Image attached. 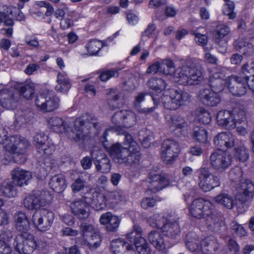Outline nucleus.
<instances>
[{
  "label": "nucleus",
  "instance_id": "obj_1",
  "mask_svg": "<svg viewBox=\"0 0 254 254\" xmlns=\"http://www.w3.org/2000/svg\"><path fill=\"white\" fill-rule=\"evenodd\" d=\"M48 125L54 132L64 133L75 141L85 139L94 129L98 130L102 126L96 117L89 113L76 118L72 123L59 117H52L49 119Z\"/></svg>",
  "mask_w": 254,
  "mask_h": 254
},
{
  "label": "nucleus",
  "instance_id": "obj_2",
  "mask_svg": "<svg viewBox=\"0 0 254 254\" xmlns=\"http://www.w3.org/2000/svg\"><path fill=\"white\" fill-rule=\"evenodd\" d=\"M104 146L115 162L133 168L139 166L141 158L139 147L130 134L125 133L123 145L117 142L110 146L104 144Z\"/></svg>",
  "mask_w": 254,
  "mask_h": 254
},
{
  "label": "nucleus",
  "instance_id": "obj_3",
  "mask_svg": "<svg viewBox=\"0 0 254 254\" xmlns=\"http://www.w3.org/2000/svg\"><path fill=\"white\" fill-rule=\"evenodd\" d=\"M203 78L201 70L190 61L186 62L176 70V82L181 85L198 84Z\"/></svg>",
  "mask_w": 254,
  "mask_h": 254
},
{
  "label": "nucleus",
  "instance_id": "obj_4",
  "mask_svg": "<svg viewBox=\"0 0 254 254\" xmlns=\"http://www.w3.org/2000/svg\"><path fill=\"white\" fill-rule=\"evenodd\" d=\"M6 151L13 154L14 162L23 163L25 162V154L30 146L28 140L24 137L18 136H11L5 139L3 142Z\"/></svg>",
  "mask_w": 254,
  "mask_h": 254
},
{
  "label": "nucleus",
  "instance_id": "obj_5",
  "mask_svg": "<svg viewBox=\"0 0 254 254\" xmlns=\"http://www.w3.org/2000/svg\"><path fill=\"white\" fill-rule=\"evenodd\" d=\"M13 19L18 21H22L24 20L25 16L19 8L15 6H2L0 10V24L3 23L4 26H9V27L2 28L1 31L9 38H11L13 35Z\"/></svg>",
  "mask_w": 254,
  "mask_h": 254
},
{
  "label": "nucleus",
  "instance_id": "obj_6",
  "mask_svg": "<svg viewBox=\"0 0 254 254\" xmlns=\"http://www.w3.org/2000/svg\"><path fill=\"white\" fill-rule=\"evenodd\" d=\"M151 226L161 230L164 235L174 239L175 234V219L170 214L161 215L155 214L148 219Z\"/></svg>",
  "mask_w": 254,
  "mask_h": 254
},
{
  "label": "nucleus",
  "instance_id": "obj_7",
  "mask_svg": "<svg viewBox=\"0 0 254 254\" xmlns=\"http://www.w3.org/2000/svg\"><path fill=\"white\" fill-rule=\"evenodd\" d=\"M60 102V99L55 92L48 89L44 90L35 99L37 107L44 112H51L58 109Z\"/></svg>",
  "mask_w": 254,
  "mask_h": 254
},
{
  "label": "nucleus",
  "instance_id": "obj_8",
  "mask_svg": "<svg viewBox=\"0 0 254 254\" xmlns=\"http://www.w3.org/2000/svg\"><path fill=\"white\" fill-rule=\"evenodd\" d=\"M50 193L45 190H35L28 194L23 199L24 206L30 210H38L48 203Z\"/></svg>",
  "mask_w": 254,
  "mask_h": 254
},
{
  "label": "nucleus",
  "instance_id": "obj_9",
  "mask_svg": "<svg viewBox=\"0 0 254 254\" xmlns=\"http://www.w3.org/2000/svg\"><path fill=\"white\" fill-rule=\"evenodd\" d=\"M13 245L14 250L19 254H31L38 247L35 237L27 232L16 236Z\"/></svg>",
  "mask_w": 254,
  "mask_h": 254
},
{
  "label": "nucleus",
  "instance_id": "obj_10",
  "mask_svg": "<svg viewBox=\"0 0 254 254\" xmlns=\"http://www.w3.org/2000/svg\"><path fill=\"white\" fill-rule=\"evenodd\" d=\"M80 233L85 240L84 242L91 250L96 249L101 244V237L93 225L82 222L80 225Z\"/></svg>",
  "mask_w": 254,
  "mask_h": 254
},
{
  "label": "nucleus",
  "instance_id": "obj_11",
  "mask_svg": "<svg viewBox=\"0 0 254 254\" xmlns=\"http://www.w3.org/2000/svg\"><path fill=\"white\" fill-rule=\"evenodd\" d=\"M115 129L119 131L122 127L130 128L136 123V116L130 110H120L114 114L111 119Z\"/></svg>",
  "mask_w": 254,
  "mask_h": 254
},
{
  "label": "nucleus",
  "instance_id": "obj_12",
  "mask_svg": "<svg viewBox=\"0 0 254 254\" xmlns=\"http://www.w3.org/2000/svg\"><path fill=\"white\" fill-rule=\"evenodd\" d=\"M210 165L215 171L224 172L231 165L232 157L228 152L218 149L213 151L209 157Z\"/></svg>",
  "mask_w": 254,
  "mask_h": 254
},
{
  "label": "nucleus",
  "instance_id": "obj_13",
  "mask_svg": "<svg viewBox=\"0 0 254 254\" xmlns=\"http://www.w3.org/2000/svg\"><path fill=\"white\" fill-rule=\"evenodd\" d=\"M54 218V213L52 211L42 209L33 214L32 222L38 231L46 232L51 227Z\"/></svg>",
  "mask_w": 254,
  "mask_h": 254
},
{
  "label": "nucleus",
  "instance_id": "obj_14",
  "mask_svg": "<svg viewBox=\"0 0 254 254\" xmlns=\"http://www.w3.org/2000/svg\"><path fill=\"white\" fill-rule=\"evenodd\" d=\"M175 90H166L161 97V102L165 108L164 117L167 124L173 127L175 121Z\"/></svg>",
  "mask_w": 254,
  "mask_h": 254
},
{
  "label": "nucleus",
  "instance_id": "obj_15",
  "mask_svg": "<svg viewBox=\"0 0 254 254\" xmlns=\"http://www.w3.org/2000/svg\"><path fill=\"white\" fill-rule=\"evenodd\" d=\"M142 230L140 227L134 225L132 230L127 234L130 242H133L138 254H151V250L146 240L142 237Z\"/></svg>",
  "mask_w": 254,
  "mask_h": 254
},
{
  "label": "nucleus",
  "instance_id": "obj_16",
  "mask_svg": "<svg viewBox=\"0 0 254 254\" xmlns=\"http://www.w3.org/2000/svg\"><path fill=\"white\" fill-rule=\"evenodd\" d=\"M83 197L94 209L100 210L108 206L106 193L100 192L97 188H89Z\"/></svg>",
  "mask_w": 254,
  "mask_h": 254
},
{
  "label": "nucleus",
  "instance_id": "obj_17",
  "mask_svg": "<svg viewBox=\"0 0 254 254\" xmlns=\"http://www.w3.org/2000/svg\"><path fill=\"white\" fill-rule=\"evenodd\" d=\"M213 209V205L210 201L203 199L194 200L190 208L191 215L198 219L211 216Z\"/></svg>",
  "mask_w": 254,
  "mask_h": 254
},
{
  "label": "nucleus",
  "instance_id": "obj_18",
  "mask_svg": "<svg viewBox=\"0 0 254 254\" xmlns=\"http://www.w3.org/2000/svg\"><path fill=\"white\" fill-rule=\"evenodd\" d=\"M226 82L229 91L233 95L242 96L247 92L246 79L243 77L232 75L227 78Z\"/></svg>",
  "mask_w": 254,
  "mask_h": 254
},
{
  "label": "nucleus",
  "instance_id": "obj_19",
  "mask_svg": "<svg viewBox=\"0 0 254 254\" xmlns=\"http://www.w3.org/2000/svg\"><path fill=\"white\" fill-rule=\"evenodd\" d=\"M91 155L97 171L101 173H107L110 171V160L105 154L101 150H97L93 151Z\"/></svg>",
  "mask_w": 254,
  "mask_h": 254
},
{
  "label": "nucleus",
  "instance_id": "obj_20",
  "mask_svg": "<svg viewBox=\"0 0 254 254\" xmlns=\"http://www.w3.org/2000/svg\"><path fill=\"white\" fill-rule=\"evenodd\" d=\"M48 136L44 132L37 133L34 137V143L37 147L38 152L44 157L51 155L55 149L53 144H48L46 142Z\"/></svg>",
  "mask_w": 254,
  "mask_h": 254
},
{
  "label": "nucleus",
  "instance_id": "obj_21",
  "mask_svg": "<svg viewBox=\"0 0 254 254\" xmlns=\"http://www.w3.org/2000/svg\"><path fill=\"white\" fill-rule=\"evenodd\" d=\"M148 182V190L154 193L163 189L170 184L169 180L164 176L156 173L150 174Z\"/></svg>",
  "mask_w": 254,
  "mask_h": 254
},
{
  "label": "nucleus",
  "instance_id": "obj_22",
  "mask_svg": "<svg viewBox=\"0 0 254 254\" xmlns=\"http://www.w3.org/2000/svg\"><path fill=\"white\" fill-rule=\"evenodd\" d=\"M237 198L244 203L254 195V184L250 180H245L237 187Z\"/></svg>",
  "mask_w": 254,
  "mask_h": 254
},
{
  "label": "nucleus",
  "instance_id": "obj_23",
  "mask_svg": "<svg viewBox=\"0 0 254 254\" xmlns=\"http://www.w3.org/2000/svg\"><path fill=\"white\" fill-rule=\"evenodd\" d=\"M199 100L205 105L214 107L219 104L221 101L218 93L210 89H202L198 93Z\"/></svg>",
  "mask_w": 254,
  "mask_h": 254
},
{
  "label": "nucleus",
  "instance_id": "obj_24",
  "mask_svg": "<svg viewBox=\"0 0 254 254\" xmlns=\"http://www.w3.org/2000/svg\"><path fill=\"white\" fill-rule=\"evenodd\" d=\"M89 203L85 199L78 198L69 205L72 213L80 219H85L89 215Z\"/></svg>",
  "mask_w": 254,
  "mask_h": 254
},
{
  "label": "nucleus",
  "instance_id": "obj_25",
  "mask_svg": "<svg viewBox=\"0 0 254 254\" xmlns=\"http://www.w3.org/2000/svg\"><path fill=\"white\" fill-rule=\"evenodd\" d=\"M214 144L220 150L230 148L235 144V138L230 132H222L214 137Z\"/></svg>",
  "mask_w": 254,
  "mask_h": 254
},
{
  "label": "nucleus",
  "instance_id": "obj_26",
  "mask_svg": "<svg viewBox=\"0 0 254 254\" xmlns=\"http://www.w3.org/2000/svg\"><path fill=\"white\" fill-rule=\"evenodd\" d=\"M11 177L12 182L15 185L23 187L28 185L32 178V175L29 171L17 167L12 171Z\"/></svg>",
  "mask_w": 254,
  "mask_h": 254
},
{
  "label": "nucleus",
  "instance_id": "obj_27",
  "mask_svg": "<svg viewBox=\"0 0 254 254\" xmlns=\"http://www.w3.org/2000/svg\"><path fill=\"white\" fill-rule=\"evenodd\" d=\"M175 141L173 139H167L163 143L161 148V159L166 164L173 163L175 158Z\"/></svg>",
  "mask_w": 254,
  "mask_h": 254
},
{
  "label": "nucleus",
  "instance_id": "obj_28",
  "mask_svg": "<svg viewBox=\"0 0 254 254\" xmlns=\"http://www.w3.org/2000/svg\"><path fill=\"white\" fill-rule=\"evenodd\" d=\"M19 100V95L11 90L4 89L0 91V103L3 108L13 109Z\"/></svg>",
  "mask_w": 254,
  "mask_h": 254
},
{
  "label": "nucleus",
  "instance_id": "obj_29",
  "mask_svg": "<svg viewBox=\"0 0 254 254\" xmlns=\"http://www.w3.org/2000/svg\"><path fill=\"white\" fill-rule=\"evenodd\" d=\"M223 74L221 72H217L214 69L209 76V84L211 89L217 93H220L224 88L225 84L227 85L226 80L223 79Z\"/></svg>",
  "mask_w": 254,
  "mask_h": 254
},
{
  "label": "nucleus",
  "instance_id": "obj_30",
  "mask_svg": "<svg viewBox=\"0 0 254 254\" xmlns=\"http://www.w3.org/2000/svg\"><path fill=\"white\" fill-rule=\"evenodd\" d=\"M120 219L110 212L103 213L100 218V222L103 225H107L106 229L108 231L114 232L117 230L120 224Z\"/></svg>",
  "mask_w": 254,
  "mask_h": 254
},
{
  "label": "nucleus",
  "instance_id": "obj_31",
  "mask_svg": "<svg viewBox=\"0 0 254 254\" xmlns=\"http://www.w3.org/2000/svg\"><path fill=\"white\" fill-rule=\"evenodd\" d=\"M90 177V174L86 173L80 174L73 180L70 186L72 191L76 193L86 189L88 185L87 179Z\"/></svg>",
  "mask_w": 254,
  "mask_h": 254
},
{
  "label": "nucleus",
  "instance_id": "obj_32",
  "mask_svg": "<svg viewBox=\"0 0 254 254\" xmlns=\"http://www.w3.org/2000/svg\"><path fill=\"white\" fill-rule=\"evenodd\" d=\"M198 185L200 189L204 192H208L211 190L208 185L210 183V177L211 176V173L208 168L201 167L198 170Z\"/></svg>",
  "mask_w": 254,
  "mask_h": 254
},
{
  "label": "nucleus",
  "instance_id": "obj_33",
  "mask_svg": "<svg viewBox=\"0 0 254 254\" xmlns=\"http://www.w3.org/2000/svg\"><path fill=\"white\" fill-rule=\"evenodd\" d=\"M14 88L20 95L27 100H30L33 98L35 92V86L32 82L27 83H17L15 84Z\"/></svg>",
  "mask_w": 254,
  "mask_h": 254
},
{
  "label": "nucleus",
  "instance_id": "obj_34",
  "mask_svg": "<svg viewBox=\"0 0 254 254\" xmlns=\"http://www.w3.org/2000/svg\"><path fill=\"white\" fill-rule=\"evenodd\" d=\"M106 197L108 206L113 207L117 204L123 202L126 200V195L122 190L116 191H107Z\"/></svg>",
  "mask_w": 254,
  "mask_h": 254
},
{
  "label": "nucleus",
  "instance_id": "obj_35",
  "mask_svg": "<svg viewBox=\"0 0 254 254\" xmlns=\"http://www.w3.org/2000/svg\"><path fill=\"white\" fill-rule=\"evenodd\" d=\"M49 184L50 187L57 193L62 192L66 187L65 179L62 174L53 176L51 178Z\"/></svg>",
  "mask_w": 254,
  "mask_h": 254
},
{
  "label": "nucleus",
  "instance_id": "obj_36",
  "mask_svg": "<svg viewBox=\"0 0 254 254\" xmlns=\"http://www.w3.org/2000/svg\"><path fill=\"white\" fill-rule=\"evenodd\" d=\"M148 239L150 243L157 250L162 251L165 249L166 245L159 232L155 230L151 231L148 234Z\"/></svg>",
  "mask_w": 254,
  "mask_h": 254
},
{
  "label": "nucleus",
  "instance_id": "obj_37",
  "mask_svg": "<svg viewBox=\"0 0 254 254\" xmlns=\"http://www.w3.org/2000/svg\"><path fill=\"white\" fill-rule=\"evenodd\" d=\"M14 221L16 229L23 232H26L30 227L29 220L26 214L23 212L19 211L14 215Z\"/></svg>",
  "mask_w": 254,
  "mask_h": 254
},
{
  "label": "nucleus",
  "instance_id": "obj_38",
  "mask_svg": "<svg viewBox=\"0 0 254 254\" xmlns=\"http://www.w3.org/2000/svg\"><path fill=\"white\" fill-rule=\"evenodd\" d=\"M58 84L55 86V90L63 93H66L71 87V83L66 74L59 73L57 75Z\"/></svg>",
  "mask_w": 254,
  "mask_h": 254
},
{
  "label": "nucleus",
  "instance_id": "obj_39",
  "mask_svg": "<svg viewBox=\"0 0 254 254\" xmlns=\"http://www.w3.org/2000/svg\"><path fill=\"white\" fill-rule=\"evenodd\" d=\"M214 200L222 206L231 209L236 204V200L233 196L227 193H221L214 198Z\"/></svg>",
  "mask_w": 254,
  "mask_h": 254
},
{
  "label": "nucleus",
  "instance_id": "obj_40",
  "mask_svg": "<svg viewBox=\"0 0 254 254\" xmlns=\"http://www.w3.org/2000/svg\"><path fill=\"white\" fill-rule=\"evenodd\" d=\"M218 246L216 240L206 238L201 241L198 250L204 254H211L218 249Z\"/></svg>",
  "mask_w": 254,
  "mask_h": 254
},
{
  "label": "nucleus",
  "instance_id": "obj_41",
  "mask_svg": "<svg viewBox=\"0 0 254 254\" xmlns=\"http://www.w3.org/2000/svg\"><path fill=\"white\" fill-rule=\"evenodd\" d=\"M13 184V182L9 180H4L1 183L0 190L3 196L8 198L16 196L17 189Z\"/></svg>",
  "mask_w": 254,
  "mask_h": 254
},
{
  "label": "nucleus",
  "instance_id": "obj_42",
  "mask_svg": "<svg viewBox=\"0 0 254 254\" xmlns=\"http://www.w3.org/2000/svg\"><path fill=\"white\" fill-rule=\"evenodd\" d=\"M232 128L246 121V113L240 108L236 107L230 111Z\"/></svg>",
  "mask_w": 254,
  "mask_h": 254
},
{
  "label": "nucleus",
  "instance_id": "obj_43",
  "mask_svg": "<svg viewBox=\"0 0 254 254\" xmlns=\"http://www.w3.org/2000/svg\"><path fill=\"white\" fill-rule=\"evenodd\" d=\"M216 120L220 126L232 128L230 111L223 110L219 111L217 114Z\"/></svg>",
  "mask_w": 254,
  "mask_h": 254
},
{
  "label": "nucleus",
  "instance_id": "obj_44",
  "mask_svg": "<svg viewBox=\"0 0 254 254\" xmlns=\"http://www.w3.org/2000/svg\"><path fill=\"white\" fill-rule=\"evenodd\" d=\"M199 240L198 236L194 232H190L186 236V244L188 249L193 252L199 249Z\"/></svg>",
  "mask_w": 254,
  "mask_h": 254
},
{
  "label": "nucleus",
  "instance_id": "obj_45",
  "mask_svg": "<svg viewBox=\"0 0 254 254\" xmlns=\"http://www.w3.org/2000/svg\"><path fill=\"white\" fill-rule=\"evenodd\" d=\"M102 47L103 44L100 41L91 40L85 46L87 53L84 54H81V55L88 56L96 55Z\"/></svg>",
  "mask_w": 254,
  "mask_h": 254
},
{
  "label": "nucleus",
  "instance_id": "obj_46",
  "mask_svg": "<svg viewBox=\"0 0 254 254\" xmlns=\"http://www.w3.org/2000/svg\"><path fill=\"white\" fill-rule=\"evenodd\" d=\"M149 88L156 92H161L166 86L165 81L161 78L153 77L147 82Z\"/></svg>",
  "mask_w": 254,
  "mask_h": 254
},
{
  "label": "nucleus",
  "instance_id": "obj_47",
  "mask_svg": "<svg viewBox=\"0 0 254 254\" xmlns=\"http://www.w3.org/2000/svg\"><path fill=\"white\" fill-rule=\"evenodd\" d=\"M192 137L196 141L205 143L208 140V132L203 127H196L193 129Z\"/></svg>",
  "mask_w": 254,
  "mask_h": 254
},
{
  "label": "nucleus",
  "instance_id": "obj_48",
  "mask_svg": "<svg viewBox=\"0 0 254 254\" xmlns=\"http://www.w3.org/2000/svg\"><path fill=\"white\" fill-rule=\"evenodd\" d=\"M233 155L236 159L245 162L249 157V150L244 145H241L235 148Z\"/></svg>",
  "mask_w": 254,
  "mask_h": 254
},
{
  "label": "nucleus",
  "instance_id": "obj_49",
  "mask_svg": "<svg viewBox=\"0 0 254 254\" xmlns=\"http://www.w3.org/2000/svg\"><path fill=\"white\" fill-rule=\"evenodd\" d=\"M195 118L198 122L204 124L209 123L211 120L210 113L202 108H198L196 110Z\"/></svg>",
  "mask_w": 254,
  "mask_h": 254
},
{
  "label": "nucleus",
  "instance_id": "obj_50",
  "mask_svg": "<svg viewBox=\"0 0 254 254\" xmlns=\"http://www.w3.org/2000/svg\"><path fill=\"white\" fill-rule=\"evenodd\" d=\"M128 243L121 239H116L112 241L110 249L113 254H121L125 249Z\"/></svg>",
  "mask_w": 254,
  "mask_h": 254
},
{
  "label": "nucleus",
  "instance_id": "obj_51",
  "mask_svg": "<svg viewBox=\"0 0 254 254\" xmlns=\"http://www.w3.org/2000/svg\"><path fill=\"white\" fill-rule=\"evenodd\" d=\"M243 174L241 168L235 167L229 171V178L231 182L240 184L242 182Z\"/></svg>",
  "mask_w": 254,
  "mask_h": 254
},
{
  "label": "nucleus",
  "instance_id": "obj_52",
  "mask_svg": "<svg viewBox=\"0 0 254 254\" xmlns=\"http://www.w3.org/2000/svg\"><path fill=\"white\" fill-rule=\"evenodd\" d=\"M115 89H111L108 92L107 94L110 96L108 99V104L112 110H114L119 106V100L120 95L116 93Z\"/></svg>",
  "mask_w": 254,
  "mask_h": 254
},
{
  "label": "nucleus",
  "instance_id": "obj_53",
  "mask_svg": "<svg viewBox=\"0 0 254 254\" xmlns=\"http://www.w3.org/2000/svg\"><path fill=\"white\" fill-rule=\"evenodd\" d=\"M190 96L188 93L176 91V108L186 105L189 101Z\"/></svg>",
  "mask_w": 254,
  "mask_h": 254
},
{
  "label": "nucleus",
  "instance_id": "obj_54",
  "mask_svg": "<svg viewBox=\"0 0 254 254\" xmlns=\"http://www.w3.org/2000/svg\"><path fill=\"white\" fill-rule=\"evenodd\" d=\"M119 76V70L113 68L101 71L98 76L99 78L103 82H106L112 77Z\"/></svg>",
  "mask_w": 254,
  "mask_h": 254
},
{
  "label": "nucleus",
  "instance_id": "obj_55",
  "mask_svg": "<svg viewBox=\"0 0 254 254\" xmlns=\"http://www.w3.org/2000/svg\"><path fill=\"white\" fill-rule=\"evenodd\" d=\"M158 72H160L166 75L170 74V71L165 70L164 69H162V65L160 62H156L152 64L148 67L146 70V73L148 74H155Z\"/></svg>",
  "mask_w": 254,
  "mask_h": 254
},
{
  "label": "nucleus",
  "instance_id": "obj_56",
  "mask_svg": "<svg viewBox=\"0 0 254 254\" xmlns=\"http://www.w3.org/2000/svg\"><path fill=\"white\" fill-rule=\"evenodd\" d=\"M216 31V36L221 39L229 33L230 29L227 26L222 24L217 26Z\"/></svg>",
  "mask_w": 254,
  "mask_h": 254
},
{
  "label": "nucleus",
  "instance_id": "obj_57",
  "mask_svg": "<svg viewBox=\"0 0 254 254\" xmlns=\"http://www.w3.org/2000/svg\"><path fill=\"white\" fill-rule=\"evenodd\" d=\"M232 233L238 237H242L246 235L247 232L245 229L240 225L234 224L232 226Z\"/></svg>",
  "mask_w": 254,
  "mask_h": 254
},
{
  "label": "nucleus",
  "instance_id": "obj_58",
  "mask_svg": "<svg viewBox=\"0 0 254 254\" xmlns=\"http://www.w3.org/2000/svg\"><path fill=\"white\" fill-rule=\"evenodd\" d=\"M24 41L26 45L33 48H38L39 47V41L37 38L34 35L26 36Z\"/></svg>",
  "mask_w": 254,
  "mask_h": 254
},
{
  "label": "nucleus",
  "instance_id": "obj_59",
  "mask_svg": "<svg viewBox=\"0 0 254 254\" xmlns=\"http://www.w3.org/2000/svg\"><path fill=\"white\" fill-rule=\"evenodd\" d=\"M249 43L243 38H239L234 42V47L237 51L241 52Z\"/></svg>",
  "mask_w": 254,
  "mask_h": 254
},
{
  "label": "nucleus",
  "instance_id": "obj_60",
  "mask_svg": "<svg viewBox=\"0 0 254 254\" xmlns=\"http://www.w3.org/2000/svg\"><path fill=\"white\" fill-rule=\"evenodd\" d=\"M210 219L212 220V223L209 224V226L214 231H218L219 228L222 227L223 222L216 216L211 217Z\"/></svg>",
  "mask_w": 254,
  "mask_h": 254
},
{
  "label": "nucleus",
  "instance_id": "obj_61",
  "mask_svg": "<svg viewBox=\"0 0 254 254\" xmlns=\"http://www.w3.org/2000/svg\"><path fill=\"white\" fill-rule=\"evenodd\" d=\"M195 35V41L196 43L202 46L205 45L207 42V38L204 34L198 33H194Z\"/></svg>",
  "mask_w": 254,
  "mask_h": 254
},
{
  "label": "nucleus",
  "instance_id": "obj_62",
  "mask_svg": "<svg viewBox=\"0 0 254 254\" xmlns=\"http://www.w3.org/2000/svg\"><path fill=\"white\" fill-rule=\"evenodd\" d=\"M12 250L4 241L0 240V254H11Z\"/></svg>",
  "mask_w": 254,
  "mask_h": 254
},
{
  "label": "nucleus",
  "instance_id": "obj_63",
  "mask_svg": "<svg viewBox=\"0 0 254 254\" xmlns=\"http://www.w3.org/2000/svg\"><path fill=\"white\" fill-rule=\"evenodd\" d=\"M156 200L153 198L146 197L142 199L141 205L144 209L152 207L155 204Z\"/></svg>",
  "mask_w": 254,
  "mask_h": 254
},
{
  "label": "nucleus",
  "instance_id": "obj_64",
  "mask_svg": "<svg viewBox=\"0 0 254 254\" xmlns=\"http://www.w3.org/2000/svg\"><path fill=\"white\" fill-rule=\"evenodd\" d=\"M220 184L219 177L211 173V176L210 177V183L208 185V187L210 188L212 190L216 187H219Z\"/></svg>",
  "mask_w": 254,
  "mask_h": 254
}]
</instances>
